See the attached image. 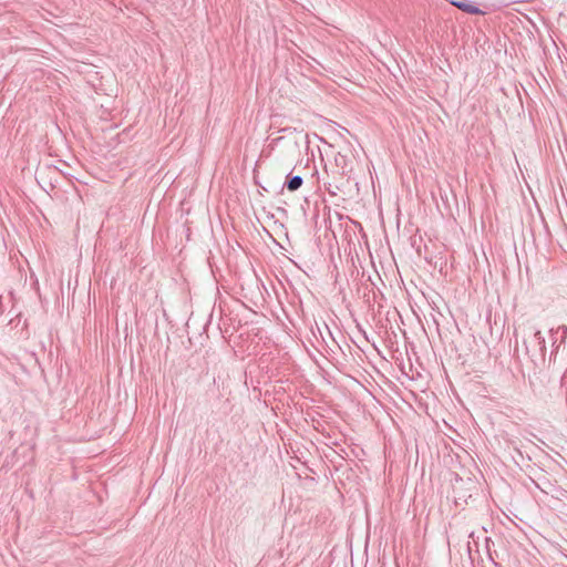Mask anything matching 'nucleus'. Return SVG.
Wrapping results in <instances>:
<instances>
[{"label": "nucleus", "instance_id": "f257e3e1", "mask_svg": "<svg viewBox=\"0 0 567 567\" xmlns=\"http://www.w3.org/2000/svg\"><path fill=\"white\" fill-rule=\"evenodd\" d=\"M537 488H539L544 494L550 495L556 499H560L561 497L567 495V491L564 489L559 485H555L548 480H545L543 484L536 483Z\"/></svg>", "mask_w": 567, "mask_h": 567}, {"label": "nucleus", "instance_id": "f03ea898", "mask_svg": "<svg viewBox=\"0 0 567 567\" xmlns=\"http://www.w3.org/2000/svg\"><path fill=\"white\" fill-rule=\"evenodd\" d=\"M452 4L468 14H484L485 13L478 7H476L472 3H468L466 1H463V0L452 1Z\"/></svg>", "mask_w": 567, "mask_h": 567}, {"label": "nucleus", "instance_id": "7ed1b4c3", "mask_svg": "<svg viewBox=\"0 0 567 567\" xmlns=\"http://www.w3.org/2000/svg\"><path fill=\"white\" fill-rule=\"evenodd\" d=\"M302 184L303 178L301 176L288 174L284 183V187L289 192H296L302 186Z\"/></svg>", "mask_w": 567, "mask_h": 567}, {"label": "nucleus", "instance_id": "20e7f679", "mask_svg": "<svg viewBox=\"0 0 567 567\" xmlns=\"http://www.w3.org/2000/svg\"><path fill=\"white\" fill-rule=\"evenodd\" d=\"M550 334L554 339V344L557 342L558 338H560V343H564L567 338V326L560 324L556 329H550Z\"/></svg>", "mask_w": 567, "mask_h": 567}, {"label": "nucleus", "instance_id": "39448f33", "mask_svg": "<svg viewBox=\"0 0 567 567\" xmlns=\"http://www.w3.org/2000/svg\"><path fill=\"white\" fill-rule=\"evenodd\" d=\"M534 340L537 343L539 350L542 352L545 351V349H546V341H545V338H544V336L542 334V332L539 330H536L534 332Z\"/></svg>", "mask_w": 567, "mask_h": 567}, {"label": "nucleus", "instance_id": "423d86ee", "mask_svg": "<svg viewBox=\"0 0 567 567\" xmlns=\"http://www.w3.org/2000/svg\"><path fill=\"white\" fill-rule=\"evenodd\" d=\"M336 164H337V166H340L342 168V174H344L346 173V167H347V157L339 154L336 157Z\"/></svg>", "mask_w": 567, "mask_h": 567}]
</instances>
